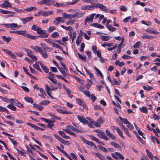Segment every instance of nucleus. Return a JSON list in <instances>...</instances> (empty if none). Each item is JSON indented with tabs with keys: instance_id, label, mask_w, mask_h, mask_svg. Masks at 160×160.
<instances>
[{
	"instance_id": "nucleus-38",
	"label": "nucleus",
	"mask_w": 160,
	"mask_h": 160,
	"mask_svg": "<svg viewBox=\"0 0 160 160\" xmlns=\"http://www.w3.org/2000/svg\"><path fill=\"white\" fill-rule=\"evenodd\" d=\"M140 111L143 113H146L148 112L147 108L144 106H143L142 108H139Z\"/></svg>"
},
{
	"instance_id": "nucleus-40",
	"label": "nucleus",
	"mask_w": 160,
	"mask_h": 160,
	"mask_svg": "<svg viewBox=\"0 0 160 160\" xmlns=\"http://www.w3.org/2000/svg\"><path fill=\"white\" fill-rule=\"evenodd\" d=\"M96 156L98 157L101 160H105L104 157L99 153H97L96 154Z\"/></svg>"
},
{
	"instance_id": "nucleus-43",
	"label": "nucleus",
	"mask_w": 160,
	"mask_h": 160,
	"mask_svg": "<svg viewBox=\"0 0 160 160\" xmlns=\"http://www.w3.org/2000/svg\"><path fill=\"white\" fill-rule=\"evenodd\" d=\"M0 97L4 102H7L9 103L10 102H9L10 100H14V99L13 98L8 99L5 97Z\"/></svg>"
},
{
	"instance_id": "nucleus-13",
	"label": "nucleus",
	"mask_w": 160,
	"mask_h": 160,
	"mask_svg": "<svg viewBox=\"0 0 160 160\" xmlns=\"http://www.w3.org/2000/svg\"><path fill=\"white\" fill-rule=\"evenodd\" d=\"M93 3H92V5H83L81 7V9L83 10L88 9L89 10H92L93 8H95L93 6Z\"/></svg>"
},
{
	"instance_id": "nucleus-30",
	"label": "nucleus",
	"mask_w": 160,
	"mask_h": 160,
	"mask_svg": "<svg viewBox=\"0 0 160 160\" xmlns=\"http://www.w3.org/2000/svg\"><path fill=\"white\" fill-rule=\"evenodd\" d=\"M26 37L32 40H35L38 38V36H33L29 33H27Z\"/></svg>"
},
{
	"instance_id": "nucleus-18",
	"label": "nucleus",
	"mask_w": 160,
	"mask_h": 160,
	"mask_svg": "<svg viewBox=\"0 0 160 160\" xmlns=\"http://www.w3.org/2000/svg\"><path fill=\"white\" fill-rule=\"evenodd\" d=\"M62 130L67 133H69V134L72 135H76V134L74 132L72 131L70 129H69L68 128L66 127L65 128L63 129Z\"/></svg>"
},
{
	"instance_id": "nucleus-50",
	"label": "nucleus",
	"mask_w": 160,
	"mask_h": 160,
	"mask_svg": "<svg viewBox=\"0 0 160 160\" xmlns=\"http://www.w3.org/2000/svg\"><path fill=\"white\" fill-rule=\"evenodd\" d=\"M94 68L97 73L99 74V76L103 79V76L100 71L96 67H94Z\"/></svg>"
},
{
	"instance_id": "nucleus-15",
	"label": "nucleus",
	"mask_w": 160,
	"mask_h": 160,
	"mask_svg": "<svg viewBox=\"0 0 160 160\" xmlns=\"http://www.w3.org/2000/svg\"><path fill=\"white\" fill-rule=\"evenodd\" d=\"M30 48H32V49L34 50L35 52H39L40 53L41 51L42 50V48L38 46H31Z\"/></svg>"
},
{
	"instance_id": "nucleus-28",
	"label": "nucleus",
	"mask_w": 160,
	"mask_h": 160,
	"mask_svg": "<svg viewBox=\"0 0 160 160\" xmlns=\"http://www.w3.org/2000/svg\"><path fill=\"white\" fill-rule=\"evenodd\" d=\"M84 68L85 70L91 79H94V77L93 75L90 72L89 70H88L86 68L84 67Z\"/></svg>"
},
{
	"instance_id": "nucleus-55",
	"label": "nucleus",
	"mask_w": 160,
	"mask_h": 160,
	"mask_svg": "<svg viewBox=\"0 0 160 160\" xmlns=\"http://www.w3.org/2000/svg\"><path fill=\"white\" fill-rule=\"evenodd\" d=\"M60 142L62 143L64 145L67 146L69 145L70 144V143L69 141L65 140L62 139Z\"/></svg>"
},
{
	"instance_id": "nucleus-64",
	"label": "nucleus",
	"mask_w": 160,
	"mask_h": 160,
	"mask_svg": "<svg viewBox=\"0 0 160 160\" xmlns=\"http://www.w3.org/2000/svg\"><path fill=\"white\" fill-rule=\"evenodd\" d=\"M59 36L58 33L57 32H55L53 33L52 34V37L53 38H57Z\"/></svg>"
},
{
	"instance_id": "nucleus-24",
	"label": "nucleus",
	"mask_w": 160,
	"mask_h": 160,
	"mask_svg": "<svg viewBox=\"0 0 160 160\" xmlns=\"http://www.w3.org/2000/svg\"><path fill=\"white\" fill-rule=\"evenodd\" d=\"M91 26L99 28L102 29L104 28L103 26L98 23H92L91 24Z\"/></svg>"
},
{
	"instance_id": "nucleus-21",
	"label": "nucleus",
	"mask_w": 160,
	"mask_h": 160,
	"mask_svg": "<svg viewBox=\"0 0 160 160\" xmlns=\"http://www.w3.org/2000/svg\"><path fill=\"white\" fill-rule=\"evenodd\" d=\"M68 34L70 38H75L76 37L77 33L75 32L69 31Z\"/></svg>"
},
{
	"instance_id": "nucleus-57",
	"label": "nucleus",
	"mask_w": 160,
	"mask_h": 160,
	"mask_svg": "<svg viewBox=\"0 0 160 160\" xmlns=\"http://www.w3.org/2000/svg\"><path fill=\"white\" fill-rule=\"evenodd\" d=\"M56 20L59 22H65V20L62 17H58L56 18Z\"/></svg>"
},
{
	"instance_id": "nucleus-32",
	"label": "nucleus",
	"mask_w": 160,
	"mask_h": 160,
	"mask_svg": "<svg viewBox=\"0 0 160 160\" xmlns=\"http://www.w3.org/2000/svg\"><path fill=\"white\" fill-rule=\"evenodd\" d=\"M106 27L110 31L114 32L116 30V29L111 25H106Z\"/></svg>"
},
{
	"instance_id": "nucleus-59",
	"label": "nucleus",
	"mask_w": 160,
	"mask_h": 160,
	"mask_svg": "<svg viewBox=\"0 0 160 160\" xmlns=\"http://www.w3.org/2000/svg\"><path fill=\"white\" fill-rule=\"evenodd\" d=\"M74 78L80 83L83 84L84 81L83 80L80 79L77 76H75Z\"/></svg>"
},
{
	"instance_id": "nucleus-31",
	"label": "nucleus",
	"mask_w": 160,
	"mask_h": 160,
	"mask_svg": "<svg viewBox=\"0 0 160 160\" xmlns=\"http://www.w3.org/2000/svg\"><path fill=\"white\" fill-rule=\"evenodd\" d=\"M116 130L120 136H121L123 139H124L125 137L123 136V133L121 131L120 129L116 127Z\"/></svg>"
},
{
	"instance_id": "nucleus-19",
	"label": "nucleus",
	"mask_w": 160,
	"mask_h": 160,
	"mask_svg": "<svg viewBox=\"0 0 160 160\" xmlns=\"http://www.w3.org/2000/svg\"><path fill=\"white\" fill-rule=\"evenodd\" d=\"M58 132L59 134L63 138L66 139H69L70 138V137L69 136L66 135L64 132L62 131H58Z\"/></svg>"
},
{
	"instance_id": "nucleus-17",
	"label": "nucleus",
	"mask_w": 160,
	"mask_h": 160,
	"mask_svg": "<svg viewBox=\"0 0 160 160\" xmlns=\"http://www.w3.org/2000/svg\"><path fill=\"white\" fill-rule=\"evenodd\" d=\"M40 119L46 122H51V123H53L55 121V120L53 118H51L50 119H47L43 118H40Z\"/></svg>"
},
{
	"instance_id": "nucleus-36",
	"label": "nucleus",
	"mask_w": 160,
	"mask_h": 160,
	"mask_svg": "<svg viewBox=\"0 0 160 160\" xmlns=\"http://www.w3.org/2000/svg\"><path fill=\"white\" fill-rule=\"evenodd\" d=\"M2 39L4 41H6L7 42H9L11 40V38L10 37L7 38L5 36H2Z\"/></svg>"
},
{
	"instance_id": "nucleus-33",
	"label": "nucleus",
	"mask_w": 160,
	"mask_h": 160,
	"mask_svg": "<svg viewBox=\"0 0 160 160\" xmlns=\"http://www.w3.org/2000/svg\"><path fill=\"white\" fill-rule=\"evenodd\" d=\"M42 137L43 139H48L52 142L53 140L52 138L50 136L44 135L42 136Z\"/></svg>"
},
{
	"instance_id": "nucleus-10",
	"label": "nucleus",
	"mask_w": 160,
	"mask_h": 160,
	"mask_svg": "<svg viewBox=\"0 0 160 160\" xmlns=\"http://www.w3.org/2000/svg\"><path fill=\"white\" fill-rule=\"evenodd\" d=\"M77 118L78 120L83 124L86 125L88 123V121L83 116L78 115L77 116Z\"/></svg>"
},
{
	"instance_id": "nucleus-46",
	"label": "nucleus",
	"mask_w": 160,
	"mask_h": 160,
	"mask_svg": "<svg viewBox=\"0 0 160 160\" xmlns=\"http://www.w3.org/2000/svg\"><path fill=\"white\" fill-rule=\"evenodd\" d=\"M80 32L81 34L82 35H82H84V36L85 38L87 40H89L90 39V37L86 33L83 32H82V30H80Z\"/></svg>"
},
{
	"instance_id": "nucleus-52",
	"label": "nucleus",
	"mask_w": 160,
	"mask_h": 160,
	"mask_svg": "<svg viewBox=\"0 0 160 160\" xmlns=\"http://www.w3.org/2000/svg\"><path fill=\"white\" fill-rule=\"evenodd\" d=\"M101 37L102 40L103 41H107L110 39L109 37L108 36H102Z\"/></svg>"
},
{
	"instance_id": "nucleus-20",
	"label": "nucleus",
	"mask_w": 160,
	"mask_h": 160,
	"mask_svg": "<svg viewBox=\"0 0 160 160\" xmlns=\"http://www.w3.org/2000/svg\"><path fill=\"white\" fill-rule=\"evenodd\" d=\"M53 13V11H42V15L44 17H46L48 16L51 15Z\"/></svg>"
},
{
	"instance_id": "nucleus-2",
	"label": "nucleus",
	"mask_w": 160,
	"mask_h": 160,
	"mask_svg": "<svg viewBox=\"0 0 160 160\" xmlns=\"http://www.w3.org/2000/svg\"><path fill=\"white\" fill-rule=\"evenodd\" d=\"M68 128L77 133H81L83 132L82 128H79L78 127H74L72 125H68L66 127Z\"/></svg>"
},
{
	"instance_id": "nucleus-9",
	"label": "nucleus",
	"mask_w": 160,
	"mask_h": 160,
	"mask_svg": "<svg viewBox=\"0 0 160 160\" xmlns=\"http://www.w3.org/2000/svg\"><path fill=\"white\" fill-rule=\"evenodd\" d=\"M61 107L59 108L57 111L60 113L71 114L72 112L67 111L65 108H62Z\"/></svg>"
},
{
	"instance_id": "nucleus-22",
	"label": "nucleus",
	"mask_w": 160,
	"mask_h": 160,
	"mask_svg": "<svg viewBox=\"0 0 160 160\" xmlns=\"http://www.w3.org/2000/svg\"><path fill=\"white\" fill-rule=\"evenodd\" d=\"M53 5L57 7H64L66 6V5L64 3H58L54 1L53 2Z\"/></svg>"
},
{
	"instance_id": "nucleus-42",
	"label": "nucleus",
	"mask_w": 160,
	"mask_h": 160,
	"mask_svg": "<svg viewBox=\"0 0 160 160\" xmlns=\"http://www.w3.org/2000/svg\"><path fill=\"white\" fill-rule=\"evenodd\" d=\"M89 137L92 140L98 143H100V142L98 138L94 137L92 135H89Z\"/></svg>"
},
{
	"instance_id": "nucleus-4",
	"label": "nucleus",
	"mask_w": 160,
	"mask_h": 160,
	"mask_svg": "<svg viewBox=\"0 0 160 160\" xmlns=\"http://www.w3.org/2000/svg\"><path fill=\"white\" fill-rule=\"evenodd\" d=\"M104 121L102 117H99L97 120V122L94 121L93 125L97 127H100L101 125L102 124Z\"/></svg>"
},
{
	"instance_id": "nucleus-37",
	"label": "nucleus",
	"mask_w": 160,
	"mask_h": 160,
	"mask_svg": "<svg viewBox=\"0 0 160 160\" xmlns=\"http://www.w3.org/2000/svg\"><path fill=\"white\" fill-rule=\"evenodd\" d=\"M26 31L25 30L18 31V34L22 35L24 37H26L27 34Z\"/></svg>"
},
{
	"instance_id": "nucleus-56",
	"label": "nucleus",
	"mask_w": 160,
	"mask_h": 160,
	"mask_svg": "<svg viewBox=\"0 0 160 160\" xmlns=\"http://www.w3.org/2000/svg\"><path fill=\"white\" fill-rule=\"evenodd\" d=\"M112 45L113 43H108L106 42H104L103 44H102V46L103 47H105L106 46L110 47L112 46Z\"/></svg>"
},
{
	"instance_id": "nucleus-27",
	"label": "nucleus",
	"mask_w": 160,
	"mask_h": 160,
	"mask_svg": "<svg viewBox=\"0 0 160 160\" xmlns=\"http://www.w3.org/2000/svg\"><path fill=\"white\" fill-rule=\"evenodd\" d=\"M40 63L41 68L46 73L48 72L49 69L46 66H45L43 63L41 62H40Z\"/></svg>"
},
{
	"instance_id": "nucleus-41",
	"label": "nucleus",
	"mask_w": 160,
	"mask_h": 160,
	"mask_svg": "<svg viewBox=\"0 0 160 160\" xmlns=\"http://www.w3.org/2000/svg\"><path fill=\"white\" fill-rule=\"evenodd\" d=\"M118 118L124 124H127L129 122L126 118H123L120 116Z\"/></svg>"
},
{
	"instance_id": "nucleus-7",
	"label": "nucleus",
	"mask_w": 160,
	"mask_h": 160,
	"mask_svg": "<svg viewBox=\"0 0 160 160\" xmlns=\"http://www.w3.org/2000/svg\"><path fill=\"white\" fill-rule=\"evenodd\" d=\"M0 7L3 8H7L8 7L12 8V5L8 1H5L0 4Z\"/></svg>"
},
{
	"instance_id": "nucleus-3",
	"label": "nucleus",
	"mask_w": 160,
	"mask_h": 160,
	"mask_svg": "<svg viewBox=\"0 0 160 160\" xmlns=\"http://www.w3.org/2000/svg\"><path fill=\"white\" fill-rule=\"evenodd\" d=\"M0 12L4 14H9L7 16L6 18H7L13 17L14 16L13 14L15 13V12H11L8 10H5L1 8H0Z\"/></svg>"
},
{
	"instance_id": "nucleus-39",
	"label": "nucleus",
	"mask_w": 160,
	"mask_h": 160,
	"mask_svg": "<svg viewBox=\"0 0 160 160\" xmlns=\"http://www.w3.org/2000/svg\"><path fill=\"white\" fill-rule=\"evenodd\" d=\"M50 103V102L48 100H44L41 102L40 104L41 105H46L49 104Z\"/></svg>"
},
{
	"instance_id": "nucleus-53",
	"label": "nucleus",
	"mask_w": 160,
	"mask_h": 160,
	"mask_svg": "<svg viewBox=\"0 0 160 160\" xmlns=\"http://www.w3.org/2000/svg\"><path fill=\"white\" fill-rule=\"evenodd\" d=\"M75 21V20L70 19L66 22V24L67 25H72L74 23Z\"/></svg>"
},
{
	"instance_id": "nucleus-8",
	"label": "nucleus",
	"mask_w": 160,
	"mask_h": 160,
	"mask_svg": "<svg viewBox=\"0 0 160 160\" xmlns=\"http://www.w3.org/2000/svg\"><path fill=\"white\" fill-rule=\"evenodd\" d=\"M2 25H3L6 28H11L12 29L13 28H16L18 27V24L15 23L3 24Z\"/></svg>"
},
{
	"instance_id": "nucleus-54",
	"label": "nucleus",
	"mask_w": 160,
	"mask_h": 160,
	"mask_svg": "<svg viewBox=\"0 0 160 160\" xmlns=\"http://www.w3.org/2000/svg\"><path fill=\"white\" fill-rule=\"evenodd\" d=\"M45 86L46 88L45 89V90L46 91V92L48 94L49 96L50 97H51V96L50 95V88L47 84L45 85Z\"/></svg>"
},
{
	"instance_id": "nucleus-23",
	"label": "nucleus",
	"mask_w": 160,
	"mask_h": 160,
	"mask_svg": "<svg viewBox=\"0 0 160 160\" xmlns=\"http://www.w3.org/2000/svg\"><path fill=\"white\" fill-rule=\"evenodd\" d=\"M110 144L113 146L114 147L118 149L119 150H121V148L118 144L113 142H111Z\"/></svg>"
},
{
	"instance_id": "nucleus-49",
	"label": "nucleus",
	"mask_w": 160,
	"mask_h": 160,
	"mask_svg": "<svg viewBox=\"0 0 160 160\" xmlns=\"http://www.w3.org/2000/svg\"><path fill=\"white\" fill-rule=\"evenodd\" d=\"M24 99L25 100L28 102H29L31 103H33V101L32 100V99L29 97H25L24 98Z\"/></svg>"
},
{
	"instance_id": "nucleus-61",
	"label": "nucleus",
	"mask_w": 160,
	"mask_h": 160,
	"mask_svg": "<svg viewBox=\"0 0 160 160\" xmlns=\"http://www.w3.org/2000/svg\"><path fill=\"white\" fill-rule=\"evenodd\" d=\"M51 44L52 45V46L53 47H55L56 48H58L59 49H61V47L59 46L58 44L55 43L53 42V41L52 42V43Z\"/></svg>"
},
{
	"instance_id": "nucleus-63",
	"label": "nucleus",
	"mask_w": 160,
	"mask_h": 160,
	"mask_svg": "<svg viewBox=\"0 0 160 160\" xmlns=\"http://www.w3.org/2000/svg\"><path fill=\"white\" fill-rule=\"evenodd\" d=\"M105 135V133L102 131L99 134H97V135L101 138H103Z\"/></svg>"
},
{
	"instance_id": "nucleus-1",
	"label": "nucleus",
	"mask_w": 160,
	"mask_h": 160,
	"mask_svg": "<svg viewBox=\"0 0 160 160\" xmlns=\"http://www.w3.org/2000/svg\"><path fill=\"white\" fill-rule=\"evenodd\" d=\"M93 6L96 8H99L102 11L108 12V8L106 6L101 3H93Z\"/></svg>"
},
{
	"instance_id": "nucleus-5",
	"label": "nucleus",
	"mask_w": 160,
	"mask_h": 160,
	"mask_svg": "<svg viewBox=\"0 0 160 160\" xmlns=\"http://www.w3.org/2000/svg\"><path fill=\"white\" fill-rule=\"evenodd\" d=\"M95 14V13H92L87 16L85 19L84 24L86 25L88 22L90 23L92 22Z\"/></svg>"
},
{
	"instance_id": "nucleus-16",
	"label": "nucleus",
	"mask_w": 160,
	"mask_h": 160,
	"mask_svg": "<svg viewBox=\"0 0 160 160\" xmlns=\"http://www.w3.org/2000/svg\"><path fill=\"white\" fill-rule=\"evenodd\" d=\"M39 90L41 94L38 93V95L42 98H45V96L46 95V94L44 89L42 88H39Z\"/></svg>"
},
{
	"instance_id": "nucleus-48",
	"label": "nucleus",
	"mask_w": 160,
	"mask_h": 160,
	"mask_svg": "<svg viewBox=\"0 0 160 160\" xmlns=\"http://www.w3.org/2000/svg\"><path fill=\"white\" fill-rule=\"evenodd\" d=\"M82 37L80 35H79L78 37L76 42V43L77 44L78 46L80 43L81 41H82Z\"/></svg>"
},
{
	"instance_id": "nucleus-34",
	"label": "nucleus",
	"mask_w": 160,
	"mask_h": 160,
	"mask_svg": "<svg viewBox=\"0 0 160 160\" xmlns=\"http://www.w3.org/2000/svg\"><path fill=\"white\" fill-rule=\"evenodd\" d=\"M146 152H147V154L149 158L152 160H153V156L152 153L148 150L147 149L146 150Z\"/></svg>"
},
{
	"instance_id": "nucleus-47",
	"label": "nucleus",
	"mask_w": 160,
	"mask_h": 160,
	"mask_svg": "<svg viewBox=\"0 0 160 160\" xmlns=\"http://www.w3.org/2000/svg\"><path fill=\"white\" fill-rule=\"evenodd\" d=\"M42 57L44 58H47L48 57L47 53L46 51H43L42 50L40 53Z\"/></svg>"
},
{
	"instance_id": "nucleus-25",
	"label": "nucleus",
	"mask_w": 160,
	"mask_h": 160,
	"mask_svg": "<svg viewBox=\"0 0 160 160\" xmlns=\"http://www.w3.org/2000/svg\"><path fill=\"white\" fill-rule=\"evenodd\" d=\"M75 18H78L82 17L85 15V13L82 12H77L75 13Z\"/></svg>"
},
{
	"instance_id": "nucleus-11",
	"label": "nucleus",
	"mask_w": 160,
	"mask_h": 160,
	"mask_svg": "<svg viewBox=\"0 0 160 160\" xmlns=\"http://www.w3.org/2000/svg\"><path fill=\"white\" fill-rule=\"evenodd\" d=\"M76 102L77 104L80 105V106H82L84 108H87L86 104L82 99L79 98H77L76 99Z\"/></svg>"
},
{
	"instance_id": "nucleus-26",
	"label": "nucleus",
	"mask_w": 160,
	"mask_h": 160,
	"mask_svg": "<svg viewBox=\"0 0 160 160\" xmlns=\"http://www.w3.org/2000/svg\"><path fill=\"white\" fill-rule=\"evenodd\" d=\"M142 38L144 39L147 38L148 39H152L154 38V37L153 36L147 35L145 33L143 34V36L142 37Z\"/></svg>"
},
{
	"instance_id": "nucleus-12",
	"label": "nucleus",
	"mask_w": 160,
	"mask_h": 160,
	"mask_svg": "<svg viewBox=\"0 0 160 160\" xmlns=\"http://www.w3.org/2000/svg\"><path fill=\"white\" fill-rule=\"evenodd\" d=\"M33 19L32 17H29L25 18H21L20 20L22 21L23 23L25 24L27 22L31 21Z\"/></svg>"
},
{
	"instance_id": "nucleus-29",
	"label": "nucleus",
	"mask_w": 160,
	"mask_h": 160,
	"mask_svg": "<svg viewBox=\"0 0 160 160\" xmlns=\"http://www.w3.org/2000/svg\"><path fill=\"white\" fill-rule=\"evenodd\" d=\"M40 63V62H38L37 63H35V64L33 65V67L35 69L38 70V71H39L42 72V71L39 66V65L38 64V63Z\"/></svg>"
},
{
	"instance_id": "nucleus-62",
	"label": "nucleus",
	"mask_w": 160,
	"mask_h": 160,
	"mask_svg": "<svg viewBox=\"0 0 160 160\" xmlns=\"http://www.w3.org/2000/svg\"><path fill=\"white\" fill-rule=\"evenodd\" d=\"M78 55L79 58L81 59V60L83 61H86V58L85 56L83 55H82L79 53H78Z\"/></svg>"
},
{
	"instance_id": "nucleus-60",
	"label": "nucleus",
	"mask_w": 160,
	"mask_h": 160,
	"mask_svg": "<svg viewBox=\"0 0 160 160\" xmlns=\"http://www.w3.org/2000/svg\"><path fill=\"white\" fill-rule=\"evenodd\" d=\"M148 87H147L145 86H144L143 87V88L145 90L147 91H149L150 90L152 89L153 88L151 86H149L148 85H147Z\"/></svg>"
},
{
	"instance_id": "nucleus-45",
	"label": "nucleus",
	"mask_w": 160,
	"mask_h": 160,
	"mask_svg": "<svg viewBox=\"0 0 160 160\" xmlns=\"http://www.w3.org/2000/svg\"><path fill=\"white\" fill-rule=\"evenodd\" d=\"M7 107L11 110L13 111H15L16 110V107L12 104H9L7 106Z\"/></svg>"
},
{
	"instance_id": "nucleus-44",
	"label": "nucleus",
	"mask_w": 160,
	"mask_h": 160,
	"mask_svg": "<svg viewBox=\"0 0 160 160\" xmlns=\"http://www.w3.org/2000/svg\"><path fill=\"white\" fill-rule=\"evenodd\" d=\"M115 64L116 65L120 67H122L124 65L123 62H120L118 60H117L115 61Z\"/></svg>"
},
{
	"instance_id": "nucleus-35",
	"label": "nucleus",
	"mask_w": 160,
	"mask_h": 160,
	"mask_svg": "<svg viewBox=\"0 0 160 160\" xmlns=\"http://www.w3.org/2000/svg\"><path fill=\"white\" fill-rule=\"evenodd\" d=\"M25 51L27 52V55L30 57L32 55V52L31 50L27 49V48H25L24 49Z\"/></svg>"
},
{
	"instance_id": "nucleus-51",
	"label": "nucleus",
	"mask_w": 160,
	"mask_h": 160,
	"mask_svg": "<svg viewBox=\"0 0 160 160\" xmlns=\"http://www.w3.org/2000/svg\"><path fill=\"white\" fill-rule=\"evenodd\" d=\"M33 10H37V8L35 7H31L27 8V9H25L24 10L27 12H30L32 11Z\"/></svg>"
},
{
	"instance_id": "nucleus-14",
	"label": "nucleus",
	"mask_w": 160,
	"mask_h": 160,
	"mask_svg": "<svg viewBox=\"0 0 160 160\" xmlns=\"http://www.w3.org/2000/svg\"><path fill=\"white\" fill-rule=\"evenodd\" d=\"M53 2H54V1L52 0H43L41 2V3L50 6L53 5Z\"/></svg>"
},
{
	"instance_id": "nucleus-6",
	"label": "nucleus",
	"mask_w": 160,
	"mask_h": 160,
	"mask_svg": "<svg viewBox=\"0 0 160 160\" xmlns=\"http://www.w3.org/2000/svg\"><path fill=\"white\" fill-rule=\"evenodd\" d=\"M81 138L82 142L84 143H85V144L88 145V146H90L91 147H93L95 148H97L96 146L92 142L87 140L83 137H81Z\"/></svg>"
},
{
	"instance_id": "nucleus-58",
	"label": "nucleus",
	"mask_w": 160,
	"mask_h": 160,
	"mask_svg": "<svg viewBox=\"0 0 160 160\" xmlns=\"http://www.w3.org/2000/svg\"><path fill=\"white\" fill-rule=\"evenodd\" d=\"M77 87L78 89L82 93L85 91V87L84 86H82L81 85H77Z\"/></svg>"
}]
</instances>
